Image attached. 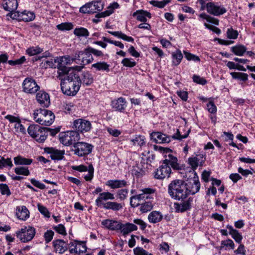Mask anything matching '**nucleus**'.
Here are the masks:
<instances>
[{
    "mask_svg": "<svg viewBox=\"0 0 255 255\" xmlns=\"http://www.w3.org/2000/svg\"><path fill=\"white\" fill-rule=\"evenodd\" d=\"M53 229L59 234L62 235H66L65 228L62 224H59L58 226H54Z\"/></svg>",
    "mask_w": 255,
    "mask_h": 255,
    "instance_id": "63",
    "label": "nucleus"
},
{
    "mask_svg": "<svg viewBox=\"0 0 255 255\" xmlns=\"http://www.w3.org/2000/svg\"><path fill=\"white\" fill-rule=\"evenodd\" d=\"M206 8L208 13L215 16H220L227 12L226 8L223 5L214 2L206 3Z\"/></svg>",
    "mask_w": 255,
    "mask_h": 255,
    "instance_id": "11",
    "label": "nucleus"
},
{
    "mask_svg": "<svg viewBox=\"0 0 255 255\" xmlns=\"http://www.w3.org/2000/svg\"><path fill=\"white\" fill-rule=\"evenodd\" d=\"M6 16L19 21H23L25 22L32 21L35 18V14L33 12L27 10H24L22 12L16 11L14 13H8Z\"/></svg>",
    "mask_w": 255,
    "mask_h": 255,
    "instance_id": "10",
    "label": "nucleus"
},
{
    "mask_svg": "<svg viewBox=\"0 0 255 255\" xmlns=\"http://www.w3.org/2000/svg\"><path fill=\"white\" fill-rule=\"evenodd\" d=\"M231 235L237 243L239 244L241 243L243 239V237L238 230L234 231V232L233 233V234H232Z\"/></svg>",
    "mask_w": 255,
    "mask_h": 255,
    "instance_id": "64",
    "label": "nucleus"
},
{
    "mask_svg": "<svg viewBox=\"0 0 255 255\" xmlns=\"http://www.w3.org/2000/svg\"><path fill=\"white\" fill-rule=\"evenodd\" d=\"M56 27L60 30H69L73 28V25L70 22H65L58 24Z\"/></svg>",
    "mask_w": 255,
    "mask_h": 255,
    "instance_id": "51",
    "label": "nucleus"
},
{
    "mask_svg": "<svg viewBox=\"0 0 255 255\" xmlns=\"http://www.w3.org/2000/svg\"><path fill=\"white\" fill-rule=\"evenodd\" d=\"M193 202V198L189 197L186 200L180 203H175L174 208L178 212H184L191 208V204Z\"/></svg>",
    "mask_w": 255,
    "mask_h": 255,
    "instance_id": "20",
    "label": "nucleus"
},
{
    "mask_svg": "<svg viewBox=\"0 0 255 255\" xmlns=\"http://www.w3.org/2000/svg\"><path fill=\"white\" fill-rule=\"evenodd\" d=\"M13 164L10 158H5L4 157L0 156V169L6 167L11 168Z\"/></svg>",
    "mask_w": 255,
    "mask_h": 255,
    "instance_id": "41",
    "label": "nucleus"
},
{
    "mask_svg": "<svg viewBox=\"0 0 255 255\" xmlns=\"http://www.w3.org/2000/svg\"><path fill=\"white\" fill-rule=\"evenodd\" d=\"M150 136L151 140L155 143H169L171 141V136L160 132H152Z\"/></svg>",
    "mask_w": 255,
    "mask_h": 255,
    "instance_id": "17",
    "label": "nucleus"
},
{
    "mask_svg": "<svg viewBox=\"0 0 255 255\" xmlns=\"http://www.w3.org/2000/svg\"><path fill=\"white\" fill-rule=\"evenodd\" d=\"M57 60L58 63H60L62 64V63L64 64H69L74 61L77 60V59H75V56L74 57H71L70 56L68 55L63 56L60 58H57Z\"/></svg>",
    "mask_w": 255,
    "mask_h": 255,
    "instance_id": "49",
    "label": "nucleus"
},
{
    "mask_svg": "<svg viewBox=\"0 0 255 255\" xmlns=\"http://www.w3.org/2000/svg\"><path fill=\"white\" fill-rule=\"evenodd\" d=\"M82 83L78 72L72 71L62 79L60 83L62 93L68 96H75L79 91Z\"/></svg>",
    "mask_w": 255,
    "mask_h": 255,
    "instance_id": "2",
    "label": "nucleus"
},
{
    "mask_svg": "<svg viewBox=\"0 0 255 255\" xmlns=\"http://www.w3.org/2000/svg\"><path fill=\"white\" fill-rule=\"evenodd\" d=\"M200 159L197 156L193 157H189L188 158V162L193 170L192 173L194 175V172H196L195 170L197 169L200 162Z\"/></svg>",
    "mask_w": 255,
    "mask_h": 255,
    "instance_id": "42",
    "label": "nucleus"
},
{
    "mask_svg": "<svg viewBox=\"0 0 255 255\" xmlns=\"http://www.w3.org/2000/svg\"><path fill=\"white\" fill-rule=\"evenodd\" d=\"M193 81L197 84H201L202 85H205L207 84V80L200 76L194 75L193 76Z\"/></svg>",
    "mask_w": 255,
    "mask_h": 255,
    "instance_id": "58",
    "label": "nucleus"
},
{
    "mask_svg": "<svg viewBox=\"0 0 255 255\" xmlns=\"http://www.w3.org/2000/svg\"><path fill=\"white\" fill-rule=\"evenodd\" d=\"M162 218V215L160 212L156 211L151 212L148 216L149 222L153 224L160 222Z\"/></svg>",
    "mask_w": 255,
    "mask_h": 255,
    "instance_id": "32",
    "label": "nucleus"
},
{
    "mask_svg": "<svg viewBox=\"0 0 255 255\" xmlns=\"http://www.w3.org/2000/svg\"><path fill=\"white\" fill-rule=\"evenodd\" d=\"M16 216L18 219L25 221L29 217V211L25 206H17L16 209Z\"/></svg>",
    "mask_w": 255,
    "mask_h": 255,
    "instance_id": "23",
    "label": "nucleus"
},
{
    "mask_svg": "<svg viewBox=\"0 0 255 255\" xmlns=\"http://www.w3.org/2000/svg\"><path fill=\"white\" fill-rule=\"evenodd\" d=\"M145 194H139L138 195L132 196L130 198V205L135 208L140 205V201L144 199V195Z\"/></svg>",
    "mask_w": 255,
    "mask_h": 255,
    "instance_id": "36",
    "label": "nucleus"
},
{
    "mask_svg": "<svg viewBox=\"0 0 255 255\" xmlns=\"http://www.w3.org/2000/svg\"><path fill=\"white\" fill-rule=\"evenodd\" d=\"M120 222L110 219L104 220L102 221L101 224L105 228L114 231L119 230Z\"/></svg>",
    "mask_w": 255,
    "mask_h": 255,
    "instance_id": "26",
    "label": "nucleus"
},
{
    "mask_svg": "<svg viewBox=\"0 0 255 255\" xmlns=\"http://www.w3.org/2000/svg\"><path fill=\"white\" fill-rule=\"evenodd\" d=\"M0 192L3 195H5L7 196H9L11 195L10 189L6 184H0Z\"/></svg>",
    "mask_w": 255,
    "mask_h": 255,
    "instance_id": "53",
    "label": "nucleus"
},
{
    "mask_svg": "<svg viewBox=\"0 0 255 255\" xmlns=\"http://www.w3.org/2000/svg\"><path fill=\"white\" fill-rule=\"evenodd\" d=\"M36 99L37 102L42 107L47 108L50 104L49 95L45 92L40 91L36 94Z\"/></svg>",
    "mask_w": 255,
    "mask_h": 255,
    "instance_id": "19",
    "label": "nucleus"
},
{
    "mask_svg": "<svg viewBox=\"0 0 255 255\" xmlns=\"http://www.w3.org/2000/svg\"><path fill=\"white\" fill-rule=\"evenodd\" d=\"M52 245L54 249V251L56 253L62 254L69 248V244L64 241L63 240L57 239L52 242Z\"/></svg>",
    "mask_w": 255,
    "mask_h": 255,
    "instance_id": "18",
    "label": "nucleus"
},
{
    "mask_svg": "<svg viewBox=\"0 0 255 255\" xmlns=\"http://www.w3.org/2000/svg\"><path fill=\"white\" fill-rule=\"evenodd\" d=\"M102 38L103 41H105V42H109L111 44H114L115 46L119 47L121 49H123L124 48V44L120 41L112 40L106 37H102Z\"/></svg>",
    "mask_w": 255,
    "mask_h": 255,
    "instance_id": "56",
    "label": "nucleus"
},
{
    "mask_svg": "<svg viewBox=\"0 0 255 255\" xmlns=\"http://www.w3.org/2000/svg\"><path fill=\"white\" fill-rule=\"evenodd\" d=\"M83 83L87 86L90 85L94 81L92 75L89 72L85 71L82 73Z\"/></svg>",
    "mask_w": 255,
    "mask_h": 255,
    "instance_id": "38",
    "label": "nucleus"
},
{
    "mask_svg": "<svg viewBox=\"0 0 255 255\" xmlns=\"http://www.w3.org/2000/svg\"><path fill=\"white\" fill-rule=\"evenodd\" d=\"M158 148L159 151L164 154L165 159L163 160V164L169 166L170 168L175 170H180L183 168L182 165L178 163V159L172 154V150L169 148L162 146H154V148Z\"/></svg>",
    "mask_w": 255,
    "mask_h": 255,
    "instance_id": "4",
    "label": "nucleus"
},
{
    "mask_svg": "<svg viewBox=\"0 0 255 255\" xmlns=\"http://www.w3.org/2000/svg\"><path fill=\"white\" fill-rule=\"evenodd\" d=\"M14 163L16 165H29L33 161L32 159L26 158L21 155H18L13 158Z\"/></svg>",
    "mask_w": 255,
    "mask_h": 255,
    "instance_id": "31",
    "label": "nucleus"
},
{
    "mask_svg": "<svg viewBox=\"0 0 255 255\" xmlns=\"http://www.w3.org/2000/svg\"><path fill=\"white\" fill-rule=\"evenodd\" d=\"M231 51L237 56H243L246 52L247 48L243 45H237L231 47Z\"/></svg>",
    "mask_w": 255,
    "mask_h": 255,
    "instance_id": "37",
    "label": "nucleus"
},
{
    "mask_svg": "<svg viewBox=\"0 0 255 255\" xmlns=\"http://www.w3.org/2000/svg\"><path fill=\"white\" fill-rule=\"evenodd\" d=\"M3 9L9 13H14L18 6L17 0H4L2 2Z\"/></svg>",
    "mask_w": 255,
    "mask_h": 255,
    "instance_id": "21",
    "label": "nucleus"
},
{
    "mask_svg": "<svg viewBox=\"0 0 255 255\" xmlns=\"http://www.w3.org/2000/svg\"><path fill=\"white\" fill-rule=\"evenodd\" d=\"M171 173L170 167L162 164L154 171V177L155 179H163L166 177H169Z\"/></svg>",
    "mask_w": 255,
    "mask_h": 255,
    "instance_id": "14",
    "label": "nucleus"
},
{
    "mask_svg": "<svg viewBox=\"0 0 255 255\" xmlns=\"http://www.w3.org/2000/svg\"><path fill=\"white\" fill-rule=\"evenodd\" d=\"M28 134L39 143L43 142L47 137L46 127L37 125H31L27 129Z\"/></svg>",
    "mask_w": 255,
    "mask_h": 255,
    "instance_id": "5",
    "label": "nucleus"
},
{
    "mask_svg": "<svg viewBox=\"0 0 255 255\" xmlns=\"http://www.w3.org/2000/svg\"><path fill=\"white\" fill-rule=\"evenodd\" d=\"M80 134L76 130H70L61 133L59 135V140L61 143L66 146L74 144L80 139Z\"/></svg>",
    "mask_w": 255,
    "mask_h": 255,
    "instance_id": "7",
    "label": "nucleus"
},
{
    "mask_svg": "<svg viewBox=\"0 0 255 255\" xmlns=\"http://www.w3.org/2000/svg\"><path fill=\"white\" fill-rule=\"evenodd\" d=\"M46 110V109H42L40 108L34 111L33 117V119L36 123L41 125V123L42 122L43 119V117L45 115L44 112H45Z\"/></svg>",
    "mask_w": 255,
    "mask_h": 255,
    "instance_id": "34",
    "label": "nucleus"
},
{
    "mask_svg": "<svg viewBox=\"0 0 255 255\" xmlns=\"http://www.w3.org/2000/svg\"><path fill=\"white\" fill-rule=\"evenodd\" d=\"M93 146L89 143L84 142L74 143L71 151L74 152V154L82 157L90 154L92 150Z\"/></svg>",
    "mask_w": 255,
    "mask_h": 255,
    "instance_id": "6",
    "label": "nucleus"
},
{
    "mask_svg": "<svg viewBox=\"0 0 255 255\" xmlns=\"http://www.w3.org/2000/svg\"><path fill=\"white\" fill-rule=\"evenodd\" d=\"M44 114L41 125L49 126L54 122L55 115L52 111L48 110L44 112Z\"/></svg>",
    "mask_w": 255,
    "mask_h": 255,
    "instance_id": "28",
    "label": "nucleus"
},
{
    "mask_svg": "<svg viewBox=\"0 0 255 255\" xmlns=\"http://www.w3.org/2000/svg\"><path fill=\"white\" fill-rule=\"evenodd\" d=\"M133 252L135 255H152L142 248L136 247L133 249Z\"/></svg>",
    "mask_w": 255,
    "mask_h": 255,
    "instance_id": "62",
    "label": "nucleus"
},
{
    "mask_svg": "<svg viewBox=\"0 0 255 255\" xmlns=\"http://www.w3.org/2000/svg\"><path fill=\"white\" fill-rule=\"evenodd\" d=\"M14 170V172L17 175L28 176L30 174L28 168L26 166H18L15 167Z\"/></svg>",
    "mask_w": 255,
    "mask_h": 255,
    "instance_id": "44",
    "label": "nucleus"
},
{
    "mask_svg": "<svg viewBox=\"0 0 255 255\" xmlns=\"http://www.w3.org/2000/svg\"><path fill=\"white\" fill-rule=\"evenodd\" d=\"M122 64L124 66L132 68L135 66L136 63L131 58H125L122 61Z\"/></svg>",
    "mask_w": 255,
    "mask_h": 255,
    "instance_id": "50",
    "label": "nucleus"
},
{
    "mask_svg": "<svg viewBox=\"0 0 255 255\" xmlns=\"http://www.w3.org/2000/svg\"><path fill=\"white\" fill-rule=\"evenodd\" d=\"M68 248L71 254H75L78 255L86 251V245L76 241L74 242H70L69 244Z\"/></svg>",
    "mask_w": 255,
    "mask_h": 255,
    "instance_id": "16",
    "label": "nucleus"
},
{
    "mask_svg": "<svg viewBox=\"0 0 255 255\" xmlns=\"http://www.w3.org/2000/svg\"><path fill=\"white\" fill-rule=\"evenodd\" d=\"M172 65L178 66L183 59V55L180 50L177 49L171 54Z\"/></svg>",
    "mask_w": 255,
    "mask_h": 255,
    "instance_id": "33",
    "label": "nucleus"
},
{
    "mask_svg": "<svg viewBox=\"0 0 255 255\" xmlns=\"http://www.w3.org/2000/svg\"><path fill=\"white\" fill-rule=\"evenodd\" d=\"M106 185L112 189H116L124 187L127 186V182L125 180H109Z\"/></svg>",
    "mask_w": 255,
    "mask_h": 255,
    "instance_id": "25",
    "label": "nucleus"
},
{
    "mask_svg": "<svg viewBox=\"0 0 255 255\" xmlns=\"http://www.w3.org/2000/svg\"><path fill=\"white\" fill-rule=\"evenodd\" d=\"M22 86L23 91L30 94L36 93L40 88L35 80L31 78H26L23 81Z\"/></svg>",
    "mask_w": 255,
    "mask_h": 255,
    "instance_id": "13",
    "label": "nucleus"
},
{
    "mask_svg": "<svg viewBox=\"0 0 255 255\" xmlns=\"http://www.w3.org/2000/svg\"><path fill=\"white\" fill-rule=\"evenodd\" d=\"M133 145H139L142 146L145 144L143 137L140 135L136 136L134 138L130 140Z\"/></svg>",
    "mask_w": 255,
    "mask_h": 255,
    "instance_id": "52",
    "label": "nucleus"
},
{
    "mask_svg": "<svg viewBox=\"0 0 255 255\" xmlns=\"http://www.w3.org/2000/svg\"><path fill=\"white\" fill-rule=\"evenodd\" d=\"M43 49L38 46L30 47L26 50V53L29 56H34L41 53Z\"/></svg>",
    "mask_w": 255,
    "mask_h": 255,
    "instance_id": "45",
    "label": "nucleus"
},
{
    "mask_svg": "<svg viewBox=\"0 0 255 255\" xmlns=\"http://www.w3.org/2000/svg\"><path fill=\"white\" fill-rule=\"evenodd\" d=\"M231 76L234 79H240L243 81H246L248 79V75L246 73L239 72H232Z\"/></svg>",
    "mask_w": 255,
    "mask_h": 255,
    "instance_id": "48",
    "label": "nucleus"
},
{
    "mask_svg": "<svg viewBox=\"0 0 255 255\" xmlns=\"http://www.w3.org/2000/svg\"><path fill=\"white\" fill-rule=\"evenodd\" d=\"M59 66L58 67V75L57 78L60 80L61 82H62V79H64V78L66 77L68 75V73L71 72H76L74 71L73 69H70L69 68L63 66L62 64H61L60 63H58Z\"/></svg>",
    "mask_w": 255,
    "mask_h": 255,
    "instance_id": "29",
    "label": "nucleus"
},
{
    "mask_svg": "<svg viewBox=\"0 0 255 255\" xmlns=\"http://www.w3.org/2000/svg\"><path fill=\"white\" fill-rule=\"evenodd\" d=\"M153 208L152 202L150 200L145 201L144 203L141 204L140 211L142 213H146L150 211Z\"/></svg>",
    "mask_w": 255,
    "mask_h": 255,
    "instance_id": "46",
    "label": "nucleus"
},
{
    "mask_svg": "<svg viewBox=\"0 0 255 255\" xmlns=\"http://www.w3.org/2000/svg\"><path fill=\"white\" fill-rule=\"evenodd\" d=\"M87 6L90 10L92 11V13L96 12L97 11H101L103 8V4L101 1H93L91 2L87 3Z\"/></svg>",
    "mask_w": 255,
    "mask_h": 255,
    "instance_id": "30",
    "label": "nucleus"
},
{
    "mask_svg": "<svg viewBox=\"0 0 255 255\" xmlns=\"http://www.w3.org/2000/svg\"><path fill=\"white\" fill-rule=\"evenodd\" d=\"M113 12V9L106 10L105 11L98 13L96 14L95 18L93 19L92 21L95 23H97L100 21V18L105 17L109 16Z\"/></svg>",
    "mask_w": 255,
    "mask_h": 255,
    "instance_id": "40",
    "label": "nucleus"
},
{
    "mask_svg": "<svg viewBox=\"0 0 255 255\" xmlns=\"http://www.w3.org/2000/svg\"><path fill=\"white\" fill-rule=\"evenodd\" d=\"M74 34L78 37H87L89 35L88 30L84 27L76 28L73 32Z\"/></svg>",
    "mask_w": 255,
    "mask_h": 255,
    "instance_id": "39",
    "label": "nucleus"
},
{
    "mask_svg": "<svg viewBox=\"0 0 255 255\" xmlns=\"http://www.w3.org/2000/svg\"><path fill=\"white\" fill-rule=\"evenodd\" d=\"M115 199L114 195L109 192H104L100 193L95 200L96 205L106 210H111L117 212L123 208V204L117 202L108 201V200Z\"/></svg>",
    "mask_w": 255,
    "mask_h": 255,
    "instance_id": "3",
    "label": "nucleus"
},
{
    "mask_svg": "<svg viewBox=\"0 0 255 255\" xmlns=\"http://www.w3.org/2000/svg\"><path fill=\"white\" fill-rule=\"evenodd\" d=\"M113 108L116 111L123 112L126 107V101L125 98L120 97L112 102Z\"/></svg>",
    "mask_w": 255,
    "mask_h": 255,
    "instance_id": "24",
    "label": "nucleus"
},
{
    "mask_svg": "<svg viewBox=\"0 0 255 255\" xmlns=\"http://www.w3.org/2000/svg\"><path fill=\"white\" fill-rule=\"evenodd\" d=\"M238 32L237 30H234L232 27L228 28L227 31V37L229 39H235L237 38Z\"/></svg>",
    "mask_w": 255,
    "mask_h": 255,
    "instance_id": "55",
    "label": "nucleus"
},
{
    "mask_svg": "<svg viewBox=\"0 0 255 255\" xmlns=\"http://www.w3.org/2000/svg\"><path fill=\"white\" fill-rule=\"evenodd\" d=\"M75 59H77V63H80L83 65L82 68H84V65L91 63L94 60V58L90 50V47L76 53Z\"/></svg>",
    "mask_w": 255,
    "mask_h": 255,
    "instance_id": "8",
    "label": "nucleus"
},
{
    "mask_svg": "<svg viewBox=\"0 0 255 255\" xmlns=\"http://www.w3.org/2000/svg\"><path fill=\"white\" fill-rule=\"evenodd\" d=\"M201 184L196 172L193 177L185 181L176 179L168 186V192L173 199L180 200L186 199L189 195H194L199 191Z\"/></svg>",
    "mask_w": 255,
    "mask_h": 255,
    "instance_id": "1",
    "label": "nucleus"
},
{
    "mask_svg": "<svg viewBox=\"0 0 255 255\" xmlns=\"http://www.w3.org/2000/svg\"><path fill=\"white\" fill-rule=\"evenodd\" d=\"M183 53L185 55V57L188 60V61H200V58L195 55H194L190 52H188L186 51H184Z\"/></svg>",
    "mask_w": 255,
    "mask_h": 255,
    "instance_id": "54",
    "label": "nucleus"
},
{
    "mask_svg": "<svg viewBox=\"0 0 255 255\" xmlns=\"http://www.w3.org/2000/svg\"><path fill=\"white\" fill-rule=\"evenodd\" d=\"M225 247L226 248L225 250H227V248H230L231 249H234L235 248V244L233 241L231 239H228L226 240L222 241L221 243L220 247V250L223 249Z\"/></svg>",
    "mask_w": 255,
    "mask_h": 255,
    "instance_id": "47",
    "label": "nucleus"
},
{
    "mask_svg": "<svg viewBox=\"0 0 255 255\" xmlns=\"http://www.w3.org/2000/svg\"><path fill=\"white\" fill-rule=\"evenodd\" d=\"M96 71H105L107 72L110 71V65L106 62H98L94 63L91 66Z\"/></svg>",
    "mask_w": 255,
    "mask_h": 255,
    "instance_id": "35",
    "label": "nucleus"
},
{
    "mask_svg": "<svg viewBox=\"0 0 255 255\" xmlns=\"http://www.w3.org/2000/svg\"><path fill=\"white\" fill-rule=\"evenodd\" d=\"M190 132V130H188L186 134L184 135H181L179 129H177L176 133L172 136V138L175 139L181 140L182 139L187 137Z\"/></svg>",
    "mask_w": 255,
    "mask_h": 255,
    "instance_id": "57",
    "label": "nucleus"
},
{
    "mask_svg": "<svg viewBox=\"0 0 255 255\" xmlns=\"http://www.w3.org/2000/svg\"><path fill=\"white\" fill-rule=\"evenodd\" d=\"M119 226L120 227H119V230H120L121 232L125 237L129 233L137 230V227L135 225L130 223L126 224L120 223Z\"/></svg>",
    "mask_w": 255,
    "mask_h": 255,
    "instance_id": "22",
    "label": "nucleus"
},
{
    "mask_svg": "<svg viewBox=\"0 0 255 255\" xmlns=\"http://www.w3.org/2000/svg\"><path fill=\"white\" fill-rule=\"evenodd\" d=\"M170 0H163L161 1H156L152 0L150 3L154 6L158 7L159 8H163L167 3L170 2Z\"/></svg>",
    "mask_w": 255,
    "mask_h": 255,
    "instance_id": "61",
    "label": "nucleus"
},
{
    "mask_svg": "<svg viewBox=\"0 0 255 255\" xmlns=\"http://www.w3.org/2000/svg\"><path fill=\"white\" fill-rule=\"evenodd\" d=\"M35 229L31 226L24 227L16 232L17 237L21 242L26 243L32 240L35 235Z\"/></svg>",
    "mask_w": 255,
    "mask_h": 255,
    "instance_id": "9",
    "label": "nucleus"
},
{
    "mask_svg": "<svg viewBox=\"0 0 255 255\" xmlns=\"http://www.w3.org/2000/svg\"><path fill=\"white\" fill-rule=\"evenodd\" d=\"M132 16L136 17V19L139 21L146 22L147 21L146 17L150 18L151 17V13L147 11L143 10H138L134 12Z\"/></svg>",
    "mask_w": 255,
    "mask_h": 255,
    "instance_id": "27",
    "label": "nucleus"
},
{
    "mask_svg": "<svg viewBox=\"0 0 255 255\" xmlns=\"http://www.w3.org/2000/svg\"><path fill=\"white\" fill-rule=\"evenodd\" d=\"M54 233L52 230H47L44 234V238L45 239V241L46 243H48L53 239L54 236Z\"/></svg>",
    "mask_w": 255,
    "mask_h": 255,
    "instance_id": "60",
    "label": "nucleus"
},
{
    "mask_svg": "<svg viewBox=\"0 0 255 255\" xmlns=\"http://www.w3.org/2000/svg\"><path fill=\"white\" fill-rule=\"evenodd\" d=\"M44 151L45 153L49 154L51 159L54 160H61L64 157L65 150H59L54 147H45Z\"/></svg>",
    "mask_w": 255,
    "mask_h": 255,
    "instance_id": "15",
    "label": "nucleus"
},
{
    "mask_svg": "<svg viewBox=\"0 0 255 255\" xmlns=\"http://www.w3.org/2000/svg\"><path fill=\"white\" fill-rule=\"evenodd\" d=\"M37 207L38 211L45 217H50V213L45 207L41 205L40 204H38Z\"/></svg>",
    "mask_w": 255,
    "mask_h": 255,
    "instance_id": "59",
    "label": "nucleus"
},
{
    "mask_svg": "<svg viewBox=\"0 0 255 255\" xmlns=\"http://www.w3.org/2000/svg\"><path fill=\"white\" fill-rule=\"evenodd\" d=\"M91 124L89 121L82 119H78L75 120L72 125L73 128L78 130V132L80 131L81 132L89 131L91 129Z\"/></svg>",
    "mask_w": 255,
    "mask_h": 255,
    "instance_id": "12",
    "label": "nucleus"
},
{
    "mask_svg": "<svg viewBox=\"0 0 255 255\" xmlns=\"http://www.w3.org/2000/svg\"><path fill=\"white\" fill-rule=\"evenodd\" d=\"M142 191L141 194H145L144 195V199L143 200H145V199L148 200L153 199V194L154 193L155 190L152 188H145L144 189H142L141 190Z\"/></svg>",
    "mask_w": 255,
    "mask_h": 255,
    "instance_id": "43",
    "label": "nucleus"
}]
</instances>
